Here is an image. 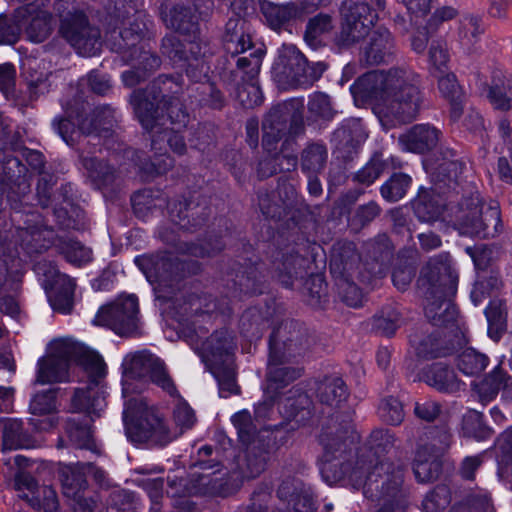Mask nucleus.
<instances>
[{
    "mask_svg": "<svg viewBox=\"0 0 512 512\" xmlns=\"http://www.w3.org/2000/svg\"><path fill=\"white\" fill-rule=\"evenodd\" d=\"M122 395L124 398L123 421L130 441L153 439L167 442L172 436L159 419L147 410L139 394L150 382L162 388L169 395L176 394V388L168 375L164 363L148 351L128 353L122 361Z\"/></svg>",
    "mask_w": 512,
    "mask_h": 512,
    "instance_id": "nucleus-1",
    "label": "nucleus"
},
{
    "mask_svg": "<svg viewBox=\"0 0 512 512\" xmlns=\"http://www.w3.org/2000/svg\"><path fill=\"white\" fill-rule=\"evenodd\" d=\"M73 362L83 369L87 384L75 390L71 408L75 412H86L98 416L106 406L103 384L106 365L97 352L84 344L70 338L51 341L46 355L38 360L36 383L50 384L69 380Z\"/></svg>",
    "mask_w": 512,
    "mask_h": 512,
    "instance_id": "nucleus-2",
    "label": "nucleus"
},
{
    "mask_svg": "<svg viewBox=\"0 0 512 512\" xmlns=\"http://www.w3.org/2000/svg\"><path fill=\"white\" fill-rule=\"evenodd\" d=\"M355 101H369L381 121L406 123L415 119L422 101L419 76L406 69L371 71L350 87Z\"/></svg>",
    "mask_w": 512,
    "mask_h": 512,
    "instance_id": "nucleus-3",
    "label": "nucleus"
},
{
    "mask_svg": "<svg viewBox=\"0 0 512 512\" xmlns=\"http://www.w3.org/2000/svg\"><path fill=\"white\" fill-rule=\"evenodd\" d=\"M3 461L10 469H18L15 473V488L19 492V497L25 499L36 510L58 511L59 503L56 491L50 486H37L33 477L25 471L31 466L27 458L17 454L5 458Z\"/></svg>",
    "mask_w": 512,
    "mask_h": 512,
    "instance_id": "nucleus-4",
    "label": "nucleus"
},
{
    "mask_svg": "<svg viewBox=\"0 0 512 512\" xmlns=\"http://www.w3.org/2000/svg\"><path fill=\"white\" fill-rule=\"evenodd\" d=\"M130 103L143 128L151 130L155 134L159 133L156 130L157 127L165 126L166 121L179 126H184L187 122L188 115L184 111L182 103L177 99L169 102L162 101V105L152 111L154 104L149 100L146 92L137 90L132 93Z\"/></svg>",
    "mask_w": 512,
    "mask_h": 512,
    "instance_id": "nucleus-5",
    "label": "nucleus"
},
{
    "mask_svg": "<svg viewBox=\"0 0 512 512\" xmlns=\"http://www.w3.org/2000/svg\"><path fill=\"white\" fill-rule=\"evenodd\" d=\"M465 214L459 224L461 234L472 237H494L501 227L500 210L496 201L481 204L479 194L472 195L465 203Z\"/></svg>",
    "mask_w": 512,
    "mask_h": 512,
    "instance_id": "nucleus-6",
    "label": "nucleus"
},
{
    "mask_svg": "<svg viewBox=\"0 0 512 512\" xmlns=\"http://www.w3.org/2000/svg\"><path fill=\"white\" fill-rule=\"evenodd\" d=\"M94 323L113 330L118 335L130 334L138 325V301L133 295L120 297L102 306L97 312Z\"/></svg>",
    "mask_w": 512,
    "mask_h": 512,
    "instance_id": "nucleus-7",
    "label": "nucleus"
},
{
    "mask_svg": "<svg viewBox=\"0 0 512 512\" xmlns=\"http://www.w3.org/2000/svg\"><path fill=\"white\" fill-rule=\"evenodd\" d=\"M60 31L78 54L91 57L99 52V31L88 25L84 14L79 13L63 19Z\"/></svg>",
    "mask_w": 512,
    "mask_h": 512,
    "instance_id": "nucleus-8",
    "label": "nucleus"
},
{
    "mask_svg": "<svg viewBox=\"0 0 512 512\" xmlns=\"http://www.w3.org/2000/svg\"><path fill=\"white\" fill-rule=\"evenodd\" d=\"M343 17L338 42L348 46L364 37L374 25L377 15L365 3L345 4L341 9Z\"/></svg>",
    "mask_w": 512,
    "mask_h": 512,
    "instance_id": "nucleus-9",
    "label": "nucleus"
},
{
    "mask_svg": "<svg viewBox=\"0 0 512 512\" xmlns=\"http://www.w3.org/2000/svg\"><path fill=\"white\" fill-rule=\"evenodd\" d=\"M426 281L431 286L433 296L443 295L449 298L455 294L458 275L453 268L449 254H440L429 261L419 280L420 285L424 286Z\"/></svg>",
    "mask_w": 512,
    "mask_h": 512,
    "instance_id": "nucleus-10",
    "label": "nucleus"
},
{
    "mask_svg": "<svg viewBox=\"0 0 512 512\" xmlns=\"http://www.w3.org/2000/svg\"><path fill=\"white\" fill-rule=\"evenodd\" d=\"M46 265L38 263L35 266L37 274H43L52 287L48 298L53 310L63 314L71 311L75 291V281L68 275L61 273L56 267L51 266L46 270Z\"/></svg>",
    "mask_w": 512,
    "mask_h": 512,
    "instance_id": "nucleus-11",
    "label": "nucleus"
},
{
    "mask_svg": "<svg viewBox=\"0 0 512 512\" xmlns=\"http://www.w3.org/2000/svg\"><path fill=\"white\" fill-rule=\"evenodd\" d=\"M88 474L92 475L100 484L105 480V472L90 463L61 465L59 467V477L64 495L80 502L82 493L87 487L86 476Z\"/></svg>",
    "mask_w": 512,
    "mask_h": 512,
    "instance_id": "nucleus-12",
    "label": "nucleus"
},
{
    "mask_svg": "<svg viewBox=\"0 0 512 512\" xmlns=\"http://www.w3.org/2000/svg\"><path fill=\"white\" fill-rule=\"evenodd\" d=\"M303 110L304 99L292 98L271 111L268 118L263 123V144L270 145L272 140H276V137L279 136L280 129L274 126L275 122L282 118L285 122L290 120L291 122L297 123L302 119Z\"/></svg>",
    "mask_w": 512,
    "mask_h": 512,
    "instance_id": "nucleus-13",
    "label": "nucleus"
},
{
    "mask_svg": "<svg viewBox=\"0 0 512 512\" xmlns=\"http://www.w3.org/2000/svg\"><path fill=\"white\" fill-rule=\"evenodd\" d=\"M274 69L278 74L290 78L295 83L301 82V72H306V59L296 46L284 44L279 49Z\"/></svg>",
    "mask_w": 512,
    "mask_h": 512,
    "instance_id": "nucleus-14",
    "label": "nucleus"
},
{
    "mask_svg": "<svg viewBox=\"0 0 512 512\" xmlns=\"http://www.w3.org/2000/svg\"><path fill=\"white\" fill-rule=\"evenodd\" d=\"M439 132L428 124L414 126L399 137V144L405 151L421 153L432 149L438 142Z\"/></svg>",
    "mask_w": 512,
    "mask_h": 512,
    "instance_id": "nucleus-15",
    "label": "nucleus"
},
{
    "mask_svg": "<svg viewBox=\"0 0 512 512\" xmlns=\"http://www.w3.org/2000/svg\"><path fill=\"white\" fill-rule=\"evenodd\" d=\"M19 9H28L25 13L27 19L23 29L26 30L29 39L33 42H42L51 31V17L39 4H28Z\"/></svg>",
    "mask_w": 512,
    "mask_h": 512,
    "instance_id": "nucleus-16",
    "label": "nucleus"
},
{
    "mask_svg": "<svg viewBox=\"0 0 512 512\" xmlns=\"http://www.w3.org/2000/svg\"><path fill=\"white\" fill-rule=\"evenodd\" d=\"M139 475L133 481L142 487L149 495L152 506V512H158L160 509L159 500L163 495V480L160 477H151L152 474L162 473L163 468L155 465H144L135 470Z\"/></svg>",
    "mask_w": 512,
    "mask_h": 512,
    "instance_id": "nucleus-17",
    "label": "nucleus"
},
{
    "mask_svg": "<svg viewBox=\"0 0 512 512\" xmlns=\"http://www.w3.org/2000/svg\"><path fill=\"white\" fill-rule=\"evenodd\" d=\"M392 38L385 28H378L370 35L369 43L364 50L367 64L377 65L385 62L392 55Z\"/></svg>",
    "mask_w": 512,
    "mask_h": 512,
    "instance_id": "nucleus-18",
    "label": "nucleus"
},
{
    "mask_svg": "<svg viewBox=\"0 0 512 512\" xmlns=\"http://www.w3.org/2000/svg\"><path fill=\"white\" fill-rule=\"evenodd\" d=\"M147 410L151 411L155 417H157L160 421V423L169 431L172 438L167 442H156L153 439H145L142 441H132L135 444H141V443H150L153 445H161L164 446L171 442L172 440L176 439L180 434L183 433L184 430L190 429L195 421V415L191 407L184 401L179 400L175 409H174V421L176 425L179 427V430H171L167 427V425L164 423L163 419L156 413V411L153 408H150L147 406Z\"/></svg>",
    "mask_w": 512,
    "mask_h": 512,
    "instance_id": "nucleus-19",
    "label": "nucleus"
},
{
    "mask_svg": "<svg viewBox=\"0 0 512 512\" xmlns=\"http://www.w3.org/2000/svg\"><path fill=\"white\" fill-rule=\"evenodd\" d=\"M195 349L207 361L216 363L218 357H225V361L230 362L233 345L231 338L226 332H216L204 341L200 347Z\"/></svg>",
    "mask_w": 512,
    "mask_h": 512,
    "instance_id": "nucleus-20",
    "label": "nucleus"
},
{
    "mask_svg": "<svg viewBox=\"0 0 512 512\" xmlns=\"http://www.w3.org/2000/svg\"><path fill=\"white\" fill-rule=\"evenodd\" d=\"M3 424V450L29 449L36 446L29 434L23 431L22 422L18 419L7 418Z\"/></svg>",
    "mask_w": 512,
    "mask_h": 512,
    "instance_id": "nucleus-21",
    "label": "nucleus"
},
{
    "mask_svg": "<svg viewBox=\"0 0 512 512\" xmlns=\"http://www.w3.org/2000/svg\"><path fill=\"white\" fill-rule=\"evenodd\" d=\"M262 13L272 29H278L302 16V11L295 4L279 5L271 2L262 4Z\"/></svg>",
    "mask_w": 512,
    "mask_h": 512,
    "instance_id": "nucleus-22",
    "label": "nucleus"
},
{
    "mask_svg": "<svg viewBox=\"0 0 512 512\" xmlns=\"http://www.w3.org/2000/svg\"><path fill=\"white\" fill-rule=\"evenodd\" d=\"M135 263L142 270L151 284H160L169 276L171 264L164 258L153 256H138Z\"/></svg>",
    "mask_w": 512,
    "mask_h": 512,
    "instance_id": "nucleus-23",
    "label": "nucleus"
},
{
    "mask_svg": "<svg viewBox=\"0 0 512 512\" xmlns=\"http://www.w3.org/2000/svg\"><path fill=\"white\" fill-rule=\"evenodd\" d=\"M250 47L251 36L244 32L243 22L239 19H230L226 24V50L231 54H239Z\"/></svg>",
    "mask_w": 512,
    "mask_h": 512,
    "instance_id": "nucleus-24",
    "label": "nucleus"
},
{
    "mask_svg": "<svg viewBox=\"0 0 512 512\" xmlns=\"http://www.w3.org/2000/svg\"><path fill=\"white\" fill-rule=\"evenodd\" d=\"M426 381L438 390L447 392L457 391L462 386L455 373L441 363L434 364L426 373Z\"/></svg>",
    "mask_w": 512,
    "mask_h": 512,
    "instance_id": "nucleus-25",
    "label": "nucleus"
},
{
    "mask_svg": "<svg viewBox=\"0 0 512 512\" xmlns=\"http://www.w3.org/2000/svg\"><path fill=\"white\" fill-rule=\"evenodd\" d=\"M384 470V464H373L372 461H357L355 467L348 472V479L356 488L365 487L368 483L377 481L380 472Z\"/></svg>",
    "mask_w": 512,
    "mask_h": 512,
    "instance_id": "nucleus-26",
    "label": "nucleus"
},
{
    "mask_svg": "<svg viewBox=\"0 0 512 512\" xmlns=\"http://www.w3.org/2000/svg\"><path fill=\"white\" fill-rule=\"evenodd\" d=\"M28 9H17L13 18L7 20L5 17H0V45H12L16 43L19 38L23 26L26 25L27 19L25 13Z\"/></svg>",
    "mask_w": 512,
    "mask_h": 512,
    "instance_id": "nucleus-27",
    "label": "nucleus"
},
{
    "mask_svg": "<svg viewBox=\"0 0 512 512\" xmlns=\"http://www.w3.org/2000/svg\"><path fill=\"white\" fill-rule=\"evenodd\" d=\"M487 364L488 358L471 347L464 348L457 356L458 368L467 376L480 374Z\"/></svg>",
    "mask_w": 512,
    "mask_h": 512,
    "instance_id": "nucleus-28",
    "label": "nucleus"
},
{
    "mask_svg": "<svg viewBox=\"0 0 512 512\" xmlns=\"http://www.w3.org/2000/svg\"><path fill=\"white\" fill-rule=\"evenodd\" d=\"M318 397L323 403L338 405L347 397L346 385L339 377L326 378L318 387Z\"/></svg>",
    "mask_w": 512,
    "mask_h": 512,
    "instance_id": "nucleus-29",
    "label": "nucleus"
},
{
    "mask_svg": "<svg viewBox=\"0 0 512 512\" xmlns=\"http://www.w3.org/2000/svg\"><path fill=\"white\" fill-rule=\"evenodd\" d=\"M196 19L191 8L184 5H177L164 15V21L168 27L183 33L194 31Z\"/></svg>",
    "mask_w": 512,
    "mask_h": 512,
    "instance_id": "nucleus-30",
    "label": "nucleus"
},
{
    "mask_svg": "<svg viewBox=\"0 0 512 512\" xmlns=\"http://www.w3.org/2000/svg\"><path fill=\"white\" fill-rule=\"evenodd\" d=\"M275 356L271 354L268 366L267 392H276L290 381L298 378L301 374L299 369L288 367H277L274 363Z\"/></svg>",
    "mask_w": 512,
    "mask_h": 512,
    "instance_id": "nucleus-31",
    "label": "nucleus"
},
{
    "mask_svg": "<svg viewBox=\"0 0 512 512\" xmlns=\"http://www.w3.org/2000/svg\"><path fill=\"white\" fill-rule=\"evenodd\" d=\"M411 185V178L407 174L395 173L381 186V195L389 202L402 199Z\"/></svg>",
    "mask_w": 512,
    "mask_h": 512,
    "instance_id": "nucleus-32",
    "label": "nucleus"
},
{
    "mask_svg": "<svg viewBox=\"0 0 512 512\" xmlns=\"http://www.w3.org/2000/svg\"><path fill=\"white\" fill-rule=\"evenodd\" d=\"M426 316L438 326H448L457 320V309L450 301H444L440 304L429 303L425 307Z\"/></svg>",
    "mask_w": 512,
    "mask_h": 512,
    "instance_id": "nucleus-33",
    "label": "nucleus"
},
{
    "mask_svg": "<svg viewBox=\"0 0 512 512\" xmlns=\"http://www.w3.org/2000/svg\"><path fill=\"white\" fill-rule=\"evenodd\" d=\"M332 28L330 16L320 14L311 19L307 25L305 40L313 48L320 44L319 38Z\"/></svg>",
    "mask_w": 512,
    "mask_h": 512,
    "instance_id": "nucleus-34",
    "label": "nucleus"
},
{
    "mask_svg": "<svg viewBox=\"0 0 512 512\" xmlns=\"http://www.w3.org/2000/svg\"><path fill=\"white\" fill-rule=\"evenodd\" d=\"M413 469L419 482H428L438 474L439 463L434 457H425L422 451H418Z\"/></svg>",
    "mask_w": 512,
    "mask_h": 512,
    "instance_id": "nucleus-35",
    "label": "nucleus"
},
{
    "mask_svg": "<svg viewBox=\"0 0 512 512\" xmlns=\"http://www.w3.org/2000/svg\"><path fill=\"white\" fill-rule=\"evenodd\" d=\"M69 440L78 448L92 450L95 446L91 429L86 425H79L75 420H69L66 426Z\"/></svg>",
    "mask_w": 512,
    "mask_h": 512,
    "instance_id": "nucleus-36",
    "label": "nucleus"
},
{
    "mask_svg": "<svg viewBox=\"0 0 512 512\" xmlns=\"http://www.w3.org/2000/svg\"><path fill=\"white\" fill-rule=\"evenodd\" d=\"M66 260L75 266H83L92 260V251L80 242L69 240L62 247Z\"/></svg>",
    "mask_w": 512,
    "mask_h": 512,
    "instance_id": "nucleus-37",
    "label": "nucleus"
},
{
    "mask_svg": "<svg viewBox=\"0 0 512 512\" xmlns=\"http://www.w3.org/2000/svg\"><path fill=\"white\" fill-rule=\"evenodd\" d=\"M29 409L33 415L52 413L56 409L55 391L47 389L36 393L30 401Z\"/></svg>",
    "mask_w": 512,
    "mask_h": 512,
    "instance_id": "nucleus-38",
    "label": "nucleus"
},
{
    "mask_svg": "<svg viewBox=\"0 0 512 512\" xmlns=\"http://www.w3.org/2000/svg\"><path fill=\"white\" fill-rule=\"evenodd\" d=\"M237 98L246 108H252L262 103V91L258 86L255 78L251 79L249 83L244 84L238 88Z\"/></svg>",
    "mask_w": 512,
    "mask_h": 512,
    "instance_id": "nucleus-39",
    "label": "nucleus"
},
{
    "mask_svg": "<svg viewBox=\"0 0 512 512\" xmlns=\"http://www.w3.org/2000/svg\"><path fill=\"white\" fill-rule=\"evenodd\" d=\"M379 414L383 421L392 425L400 424L404 418L402 404L393 397L382 401L379 407Z\"/></svg>",
    "mask_w": 512,
    "mask_h": 512,
    "instance_id": "nucleus-40",
    "label": "nucleus"
},
{
    "mask_svg": "<svg viewBox=\"0 0 512 512\" xmlns=\"http://www.w3.org/2000/svg\"><path fill=\"white\" fill-rule=\"evenodd\" d=\"M485 315L488 321L489 334L492 333L494 327H496L497 330L505 328L506 309L502 301H491L485 309Z\"/></svg>",
    "mask_w": 512,
    "mask_h": 512,
    "instance_id": "nucleus-41",
    "label": "nucleus"
},
{
    "mask_svg": "<svg viewBox=\"0 0 512 512\" xmlns=\"http://www.w3.org/2000/svg\"><path fill=\"white\" fill-rule=\"evenodd\" d=\"M58 132L63 141L69 146H72L75 140L81 135L90 133V131L84 127V121H82L78 127H75L74 121L70 118L59 121Z\"/></svg>",
    "mask_w": 512,
    "mask_h": 512,
    "instance_id": "nucleus-42",
    "label": "nucleus"
},
{
    "mask_svg": "<svg viewBox=\"0 0 512 512\" xmlns=\"http://www.w3.org/2000/svg\"><path fill=\"white\" fill-rule=\"evenodd\" d=\"M438 78V87L441 94L451 102H455L460 97V87L454 74L436 73Z\"/></svg>",
    "mask_w": 512,
    "mask_h": 512,
    "instance_id": "nucleus-43",
    "label": "nucleus"
},
{
    "mask_svg": "<svg viewBox=\"0 0 512 512\" xmlns=\"http://www.w3.org/2000/svg\"><path fill=\"white\" fill-rule=\"evenodd\" d=\"M326 157V150L322 146H311L303 154V168L308 171L317 172L323 167Z\"/></svg>",
    "mask_w": 512,
    "mask_h": 512,
    "instance_id": "nucleus-44",
    "label": "nucleus"
},
{
    "mask_svg": "<svg viewBox=\"0 0 512 512\" xmlns=\"http://www.w3.org/2000/svg\"><path fill=\"white\" fill-rule=\"evenodd\" d=\"M419 357L429 358L445 355L446 353L439 347V340L435 337L428 336L423 340L416 338L411 340Z\"/></svg>",
    "mask_w": 512,
    "mask_h": 512,
    "instance_id": "nucleus-45",
    "label": "nucleus"
},
{
    "mask_svg": "<svg viewBox=\"0 0 512 512\" xmlns=\"http://www.w3.org/2000/svg\"><path fill=\"white\" fill-rule=\"evenodd\" d=\"M448 503L449 495L447 489L442 487L427 494L423 500L422 506L425 512H437L438 510L446 507Z\"/></svg>",
    "mask_w": 512,
    "mask_h": 512,
    "instance_id": "nucleus-46",
    "label": "nucleus"
},
{
    "mask_svg": "<svg viewBox=\"0 0 512 512\" xmlns=\"http://www.w3.org/2000/svg\"><path fill=\"white\" fill-rule=\"evenodd\" d=\"M308 110L315 117L332 116V107L329 97L324 93H315L310 97Z\"/></svg>",
    "mask_w": 512,
    "mask_h": 512,
    "instance_id": "nucleus-47",
    "label": "nucleus"
},
{
    "mask_svg": "<svg viewBox=\"0 0 512 512\" xmlns=\"http://www.w3.org/2000/svg\"><path fill=\"white\" fill-rule=\"evenodd\" d=\"M429 61L433 74L444 73V68L448 62V53L443 44H432L429 50Z\"/></svg>",
    "mask_w": 512,
    "mask_h": 512,
    "instance_id": "nucleus-48",
    "label": "nucleus"
},
{
    "mask_svg": "<svg viewBox=\"0 0 512 512\" xmlns=\"http://www.w3.org/2000/svg\"><path fill=\"white\" fill-rule=\"evenodd\" d=\"M382 172V163L377 159H373L357 173L356 178L359 182L370 185L381 175Z\"/></svg>",
    "mask_w": 512,
    "mask_h": 512,
    "instance_id": "nucleus-49",
    "label": "nucleus"
},
{
    "mask_svg": "<svg viewBox=\"0 0 512 512\" xmlns=\"http://www.w3.org/2000/svg\"><path fill=\"white\" fill-rule=\"evenodd\" d=\"M264 55V52L262 49H257L254 53L250 55V57H240L237 60V66L240 69H245L247 67H250L249 74L250 79H254L255 76L259 73L260 66H261V59Z\"/></svg>",
    "mask_w": 512,
    "mask_h": 512,
    "instance_id": "nucleus-50",
    "label": "nucleus"
},
{
    "mask_svg": "<svg viewBox=\"0 0 512 512\" xmlns=\"http://www.w3.org/2000/svg\"><path fill=\"white\" fill-rule=\"evenodd\" d=\"M232 423L238 430L240 439L245 443L249 441L251 417L246 411L234 414L231 418Z\"/></svg>",
    "mask_w": 512,
    "mask_h": 512,
    "instance_id": "nucleus-51",
    "label": "nucleus"
},
{
    "mask_svg": "<svg viewBox=\"0 0 512 512\" xmlns=\"http://www.w3.org/2000/svg\"><path fill=\"white\" fill-rule=\"evenodd\" d=\"M488 98L496 109L507 110L510 108L511 97L507 96L497 84L490 88Z\"/></svg>",
    "mask_w": 512,
    "mask_h": 512,
    "instance_id": "nucleus-52",
    "label": "nucleus"
},
{
    "mask_svg": "<svg viewBox=\"0 0 512 512\" xmlns=\"http://www.w3.org/2000/svg\"><path fill=\"white\" fill-rule=\"evenodd\" d=\"M482 414L471 410L463 418V429L467 434L477 436V431L482 430Z\"/></svg>",
    "mask_w": 512,
    "mask_h": 512,
    "instance_id": "nucleus-53",
    "label": "nucleus"
},
{
    "mask_svg": "<svg viewBox=\"0 0 512 512\" xmlns=\"http://www.w3.org/2000/svg\"><path fill=\"white\" fill-rule=\"evenodd\" d=\"M215 377L219 386V395L223 398H227L232 394L237 393V385L234 377L229 373L225 376H220L219 373L214 372Z\"/></svg>",
    "mask_w": 512,
    "mask_h": 512,
    "instance_id": "nucleus-54",
    "label": "nucleus"
},
{
    "mask_svg": "<svg viewBox=\"0 0 512 512\" xmlns=\"http://www.w3.org/2000/svg\"><path fill=\"white\" fill-rule=\"evenodd\" d=\"M326 67L322 62H316L313 64H308L306 62V72H301V82H296L297 84H311L320 78V76L325 71Z\"/></svg>",
    "mask_w": 512,
    "mask_h": 512,
    "instance_id": "nucleus-55",
    "label": "nucleus"
},
{
    "mask_svg": "<svg viewBox=\"0 0 512 512\" xmlns=\"http://www.w3.org/2000/svg\"><path fill=\"white\" fill-rule=\"evenodd\" d=\"M82 166L87 171V176L94 181L100 180L105 176L104 170L106 167L94 158H84Z\"/></svg>",
    "mask_w": 512,
    "mask_h": 512,
    "instance_id": "nucleus-56",
    "label": "nucleus"
},
{
    "mask_svg": "<svg viewBox=\"0 0 512 512\" xmlns=\"http://www.w3.org/2000/svg\"><path fill=\"white\" fill-rule=\"evenodd\" d=\"M108 512H136V507L131 496L127 493H122L116 495V499Z\"/></svg>",
    "mask_w": 512,
    "mask_h": 512,
    "instance_id": "nucleus-57",
    "label": "nucleus"
},
{
    "mask_svg": "<svg viewBox=\"0 0 512 512\" xmlns=\"http://www.w3.org/2000/svg\"><path fill=\"white\" fill-rule=\"evenodd\" d=\"M16 71L12 64L3 63L0 64V90L6 91L13 84L15 80Z\"/></svg>",
    "mask_w": 512,
    "mask_h": 512,
    "instance_id": "nucleus-58",
    "label": "nucleus"
},
{
    "mask_svg": "<svg viewBox=\"0 0 512 512\" xmlns=\"http://www.w3.org/2000/svg\"><path fill=\"white\" fill-rule=\"evenodd\" d=\"M88 83L91 89L98 94H104L110 88V79L106 75L91 72L88 75Z\"/></svg>",
    "mask_w": 512,
    "mask_h": 512,
    "instance_id": "nucleus-59",
    "label": "nucleus"
},
{
    "mask_svg": "<svg viewBox=\"0 0 512 512\" xmlns=\"http://www.w3.org/2000/svg\"><path fill=\"white\" fill-rule=\"evenodd\" d=\"M415 413L419 418L431 421L439 414V406L434 402L417 404L415 407Z\"/></svg>",
    "mask_w": 512,
    "mask_h": 512,
    "instance_id": "nucleus-60",
    "label": "nucleus"
},
{
    "mask_svg": "<svg viewBox=\"0 0 512 512\" xmlns=\"http://www.w3.org/2000/svg\"><path fill=\"white\" fill-rule=\"evenodd\" d=\"M167 137V142L170 148L177 154L181 155L185 152L186 145L184 143L183 137L179 135L174 130H168V127H165L164 137Z\"/></svg>",
    "mask_w": 512,
    "mask_h": 512,
    "instance_id": "nucleus-61",
    "label": "nucleus"
},
{
    "mask_svg": "<svg viewBox=\"0 0 512 512\" xmlns=\"http://www.w3.org/2000/svg\"><path fill=\"white\" fill-rule=\"evenodd\" d=\"M362 294L353 284H348L343 295L344 302L351 307H359L362 304Z\"/></svg>",
    "mask_w": 512,
    "mask_h": 512,
    "instance_id": "nucleus-62",
    "label": "nucleus"
},
{
    "mask_svg": "<svg viewBox=\"0 0 512 512\" xmlns=\"http://www.w3.org/2000/svg\"><path fill=\"white\" fill-rule=\"evenodd\" d=\"M481 460L478 456H471L464 459L461 467V474L466 479H472L474 472L480 466Z\"/></svg>",
    "mask_w": 512,
    "mask_h": 512,
    "instance_id": "nucleus-63",
    "label": "nucleus"
},
{
    "mask_svg": "<svg viewBox=\"0 0 512 512\" xmlns=\"http://www.w3.org/2000/svg\"><path fill=\"white\" fill-rule=\"evenodd\" d=\"M407 9L413 14H426L430 10L432 0H403Z\"/></svg>",
    "mask_w": 512,
    "mask_h": 512,
    "instance_id": "nucleus-64",
    "label": "nucleus"
}]
</instances>
